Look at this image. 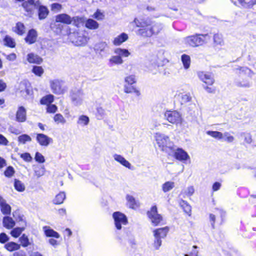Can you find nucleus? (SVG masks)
I'll list each match as a JSON object with an SVG mask.
<instances>
[{"label":"nucleus","mask_w":256,"mask_h":256,"mask_svg":"<svg viewBox=\"0 0 256 256\" xmlns=\"http://www.w3.org/2000/svg\"><path fill=\"white\" fill-rule=\"evenodd\" d=\"M134 22L138 27L140 28L138 31V34L144 38L158 35L163 29V26L160 23L150 24L149 22L140 21L137 18L135 19Z\"/></svg>","instance_id":"f257e3e1"},{"label":"nucleus","mask_w":256,"mask_h":256,"mask_svg":"<svg viewBox=\"0 0 256 256\" xmlns=\"http://www.w3.org/2000/svg\"><path fill=\"white\" fill-rule=\"evenodd\" d=\"M234 71L238 75L235 78L234 84L240 88H249L252 86L249 79L254 75L253 72L247 67L238 66L234 68Z\"/></svg>","instance_id":"f03ea898"},{"label":"nucleus","mask_w":256,"mask_h":256,"mask_svg":"<svg viewBox=\"0 0 256 256\" xmlns=\"http://www.w3.org/2000/svg\"><path fill=\"white\" fill-rule=\"evenodd\" d=\"M156 139L159 147L162 149V150L168 154L172 153V150L173 148L174 144L170 141L168 136L161 133H156Z\"/></svg>","instance_id":"7ed1b4c3"},{"label":"nucleus","mask_w":256,"mask_h":256,"mask_svg":"<svg viewBox=\"0 0 256 256\" xmlns=\"http://www.w3.org/2000/svg\"><path fill=\"white\" fill-rule=\"evenodd\" d=\"M208 34H196L187 36L184 38V42L186 44L192 47H198L202 46L206 43V38Z\"/></svg>","instance_id":"20e7f679"},{"label":"nucleus","mask_w":256,"mask_h":256,"mask_svg":"<svg viewBox=\"0 0 256 256\" xmlns=\"http://www.w3.org/2000/svg\"><path fill=\"white\" fill-rule=\"evenodd\" d=\"M169 232V228L165 227L154 230L153 234L154 240L153 246L156 250H158L162 244V239L166 238Z\"/></svg>","instance_id":"39448f33"},{"label":"nucleus","mask_w":256,"mask_h":256,"mask_svg":"<svg viewBox=\"0 0 256 256\" xmlns=\"http://www.w3.org/2000/svg\"><path fill=\"white\" fill-rule=\"evenodd\" d=\"M68 38L70 42L76 46H85L88 40V38L81 32L71 33Z\"/></svg>","instance_id":"423d86ee"},{"label":"nucleus","mask_w":256,"mask_h":256,"mask_svg":"<svg viewBox=\"0 0 256 256\" xmlns=\"http://www.w3.org/2000/svg\"><path fill=\"white\" fill-rule=\"evenodd\" d=\"M165 118L172 124H178L182 122L180 114L176 110H168L164 114Z\"/></svg>","instance_id":"0eeeda50"},{"label":"nucleus","mask_w":256,"mask_h":256,"mask_svg":"<svg viewBox=\"0 0 256 256\" xmlns=\"http://www.w3.org/2000/svg\"><path fill=\"white\" fill-rule=\"evenodd\" d=\"M50 84L52 92L56 94H62L66 90L64 86V82L62 80H54L50 81Z\"/></svg>","instance_id":"6e6552de"},{"label":"nucleus","mask_w":256,"mask_h":256,"mask_svg":"<svg viewBox=\"0 0 256 256\" xmlns=\"http://www.w3.org/2000/svg\"><path fill=\"white\" fill-rule=\"evenodd\" d=\"M172 153L168 154L170 156H174L176 160L180 162H185L190 160V156L182 148H177V147L174 146L173 148H172Z\"/></svg>","instance_id":"1a4fd4ad"},{"label":"nucleus","mask_w":256,"mask_h":256,"mask_svg":"<svg viewBox=\"0 0 256 256\" xmlns=\"http://www.w3.org/2000/svg\"><path fill=\"white\" fill-rule=\"evenodd\" d=\"M148 216L154 226H158L162 220V217L158 214V208L156 206H152L150 210L148 212Z\"/></svg>","instance_id":"9d476101"},{"label":"nucleus","mask_w":256,"mask_h":256,"mask_svg":"<svg viewBox=\"0 0 256 256\" xmlns=\"http://www.w3.org/2000/svg\"><path fill=\"white\" fill-rule=\"evenodd\" d=\"M70 97L72 104L78 106L82 103L84 94L80 90L74 89L70 92Z\"/></svg>","instance_id":"9b49d317"},{"label":"nucleus","mask_w":256,"mask_h":256,"mask_svg":"<svg viewBox=\"0 0 256 256\" xmlns=\"http://www.w3.org/2000/svg\"><path fill=\"white\" fill-rule=\"evenodd\" d=\"M113 218L114 220L116 227L118 230L122 229V225H126L128 224V218L126 215L120 212H115L113 214Z\"/></svg>","instance_id":"f8f14e48"},{"label":"nucleus","mask_w":256,"mask_h":256,"mask_svg":"<svg viewBox=\"0 0 256 256\" xmlns=\"http://www.w3.org/2000/svg\"><path fill=\"white\" fill-rule=\"evenodd\" d=\"M198 75L200 79L208 85L212 86L214 83V76L212 73L200 72Z\"/></svg>","instance_id":"ddd939ff"},{"label":"nucleus","mask_w":256,"mask_h":256,"mask_svg":"<svg viewBox=\"0 0 256 256\" xmlns=\"http://www.w3.org/2000/svg\"><path fill=\"white\" fill-rule=\"evenodd\" d=\"M36 8L38 10V18L40 20L45 19L49 14L48 8L42 6L39 0L36 1Z\"/></svg>","instance_id":"4468645a"},{"label":"nucleus","mask_w":256,"mask_h":256,"mask_svg":"<svg viewBox=\"0 0 256 256\" xmlns=\"http://www.w3.org/2000/svg\"><path fill=\"white\" fill-rule=\"evenodd\" d=\"M36 140L40 146H48L53 142L52 138L42 134H37Z\"/></svg>","instance_id":"2eb2a0df"},{"label":"nucleus","mask_w":256,"mask_h":256,"mask_svg":"<svg viewBox=\"0 0 256 256\" xmlns=\"http://www.w3.org/2000/svg\"><path fill=\"white\" fill-rule=\"evenodd\" d=\"M19 90L22 93H26V96H32L33 93L30 84L26 80H24L20 83Z\"/></svg>","instance_id":"dca6fc26"},{"label":"nucleus","mask_w":256,"mask_h":256,"mask_svg":"<svg viewBox=\"0 0 256 256\" xmlns=\"http://www.w3.org/2000/svg\"><path fill=\"white\" fill-rule=\"evenodd\" d=\"M56 22H61L68 25L72 24V17L66 14H62L57 15L56 16Z\"/></svg>","instance_id":"f3484780"},{"label":"nucleus","mask_w":256,"mask_h":256,"mask_svg":"<svg viewBox=\"0 0 256 256\" xmlns=\"http://www.w3.org/2000/svg\"><path fill=\"white\" fill-rule=\"evenodd\" d=\"M26 120V110L24 106H20L16 114V121L18 122H24Z\"/></svg>","instance_id":"a211bd4d"},{"label":"nucleus","mask_w":256,"mask_h":256,"mask_svg":"<svg viewBox=\"0 0 256 256\" xmlns=\"http://www.w3.org/2000/svg\"><path fill=\"white\" fill-rule=\"evenodd\" d=\"M94 50L96 54H99L102 56H103L102 53H107L108 48L106 42H99L96 44Z\"/></svg>","instance_id":"6ab92c4d"},{"label":"nucleus","mask_w":256,"mask_h":256,"mask_svg":"<svg viewBox=\"0 0 256 256\" xmlns=\"http://www.w3.org/2000/svg\"><path fill=\"white\" fill-rule=\"evenodd\" d=\"M37 37V32L34 29H32L29 30L28 36L25 38V40L26 43L32 44L36 42Z\"/></svg>","instance_id":"aec40b11"},{"label":"nucleus","mask_w":256,"mask_h":256,"mask_svg":"<svg viewBox=\"0 0 256 256\" xmlns=\"http://www.w3.org/2000/svg\"><path fill=\"white\" fill-rule=\"evenodd\" d=\"M22 7L24 10L28 12V15H32L34 9L36 8V2H26L22 4Z\"/></svg>","instance_id":"412c9836"},{"label":"nucleus","mask_w":256,"mask_h":256,"mask_svg":"<svg viewBox=\"0 0 256 256\" xmlns=\"http://www.w3.org/2000/svg\"><path fill=\"white\" fill-rule=\"evenodd\" d=\"M28 60L31 64H40L42 62V59L34 53H31L28 54Z\"/></svg>","instance_id":"4be33fe9"},{"label":"nucleus","mask_w":256,"mask_h":256,"mask_svg":"<svg viewBox=\"0 0 256 256\" xmlns=\"http://www.w3.org/2000/svg\"><path fill=\"white\" fill-rule=\"evenodd\" d=\"M240 4L245 8H250L256 4V0H238ZM236 4V0H231Z\"/></svg>","instance_id":"5701e85b"},{"label":"nucleus","mask_w":256,"mask_h":256,"mask_svg":"<svg viewBox=\"0 0 256 256\" xmlns=\"http://www.w3.org/2000/svg\"><path fill=\"white\" fill-rule=\"evenodd\" d=\"M3 225L8 229H12L15 226L16 222L12 218L5 216L3 219Z\"/></svg>","instance_id":"b1692460"},{"label":"nucleus","mask_w":256,"mask_h":256,"mask_svg":"<svg viewBox=\"0 0 256 256\" xmlns=\"http://www.w3.org/2000/svg\"><path fill=\"white\" fill-rule=\"evenodd\" d=\"M114 160L121 164L126 168L131 169V164L127 161L123 156L120 155L116 154L114 156Z\"/></svg>","instance_id":"393cba45"},{"label":"nucleus","mask_w":256,"mask_h":256,"mask_svg":"<svg viewBox=\"0 0 256 256\" xmlns=\"http://www.w3.org/2000/svg\"><path fill=\"white\" fill-rule=\"evenodd\" d=\"M128 38L127 34L122 33L114 38V44L116 46H120L126 41Z\"/></svg>","instance_id":"a878e982"},{"label":"nucleus","mask_w":256,"mask_h":256,"mask_svg":"<svg viewBox=\"0 0 256 256\" xmlns=\"http://www.w3.org/2000/svg\"><path fill=\"white\" fill-rule=\"evenodd\" d=\"M124 60L119 56L118 55L116 56H112L109 60L108 66L110 67L113 66L115 64H123Z\"/></svg>","instance_id":"bb28decb"},{"label":"nucleus","mask_w":256,"mask_h":256,"mask_svg":"<svg viewBox=\"0 0 256 256\" xmlns=\"http://www.w3.org/2000/svg\"><path fill=\"white\" fill-rule=\"evenodd\" d=\"M4 42L5 46L10 48H14L16 46L15 40L8 35L5 36Z\"/></svg>","instance_id":"cd10ccee"},{"label":"nucleus","mask_w":256,"mask_h":256,"mask_svg":"<svg viewBox=\"0 0 256 256\" xmlns=\"http://www.w3.org/2000/svg\"><path fill=\"white\" fill-rule=\"evenodd\" d=\"M86 26L88 29L94 30L99 28V24L96 21L90 18L86 21Z\"/></svg>","instance_id":"c85d7f7f"},{"label":"nucleus","mask_w":256,"mask_h":256,"mask_svg":"<svg viewBox=\"0 0 256 256\" xmlns=\"http://www.w3.org/2000/svg\"><path fill=\"white\" fill-rule=\"evenodd\" d=\"M44 232L46 235L48 237H53L55 238H59L60 236L58 232L54 231L52 229H51L50 228H48L45 226L44 228Z\"/></svg>","instance_id":"c756f323"},{"label":"nucleus","mask_w":256,"mask_h":256,"mask_svg":"<svg viewBox=\"0 0 256 256\" xmlns=\"http://www.w3.org/2000/svg\"><path fill=\"white\" fill-rule=\"evenodd\" d=\"M66 198V194L64 192H60L56 196L54 200V203L56 204H60L64 202Z\"/></svg>","instance_id":"7c9ffc66"},{"label":"nucleus","mask_w":256,"mask_h":256,"mask_svg":"<svg viewBox=\"0 0 256 256\" xmlns=\"http://www.w3.org/2000/svg\"><path fill=\"white\" fill-rule=\"evenodd\" d=\"M4 248L8 250L10 252H12L20 250V246L16 242H10L5 244Z\"/></svg>","instance_id":"2f4dec72"},{"label":"nucleus","mask_w":256,"mask_h":256,"mask_svg":"<svg viewBox=\"0 0 256 256\" xmlns=\"http://www.w3.org/2000/svg\"><path fill=\"white\" fill-rule=\"evenodd\" d=\"M72 24L78 28L84 25L85 22L84 18L80 16H74L72 18Z\"/></svg>","instance_id":"473e14b6"},{"label":"nucleus","mask_w":256,"mask_h":256,"mask_svg":"<svg viewBox=\"0 0 256 256\" xmlns=\"http://www.w3.org/2000/svg\"><path fill=\"white\" fill-rule=\"evenodd\" d=\"M178 96L182 104H186L192 100V96L190 94H180Z\"/></svg>","instance_id":"72a5a7b5"},{"label":"nucleus","mask_w":256,"mask_h":256,"mask_svg":"<svg viewBox=\"0 0 256 256\" xmlns=\"http://www.w3.org/2000/svg\"><path fill=\"white\" fill-rule=\"evenodd\" d=\"M13 216L17 222H21L20 225L22 226H26V223L24 220V218L23 215H20L18 212H15L13 213Z\"/></svg>","instance_id":"f704fd0d"},{"label":"nucleus","mask_w":256,"mask_h":256,"mask_svg":"<svg viewBox=\"0 0 256 256\" xmlns=\"http://www.w3.org/2000/svg\"><path fill=\"white\" fill-rule=\"evenodd\" d=\"M115 54L118 55L119 56H120L121 58H127L130 54V53L128 50L122 48L116 49L115 50Z\"/></svg>","instance_id":"c9c22d12"},{"label":"nucleus","mask_w":256,"mask_h":256,"mask_svg":"<svg viewBox=\"0 0 256 256\" xmlns=\"http://www.w3.org/2000/svg\"><path fill=\"white\" fill-rule=\"evenodd\" d=\"M89 122L90 118L86 116H80L78 122V124L82 126H87Z\"/></svg>","instance_id":"e433bc0d"},{"label":"nucleus","mask_w":256,"mask_h":256,"mask_svg":"<svg viewBox=\"0 0 256 256\" xmlns=\"http://www.w3.org/2000/svg\"><path fill=\"white\" fill-rule=\"evenodd\" d=\"M182 60L183 63L184 68L188 69L190 65V58L186 54H183L182 56Z\"/></svg>","instance_id":"4c0bfd02"},{"label":"nucleus","mask_w":256,"mask_h":256,"mask_svg":"<svg viewBox=\"0 0 256 256\" xmlns=\"http://www.w3.org/2000/svg\"><path fill=\"white\" fill-rule=\"evenodd\" d=\"M0 211L4 215H8L11 214L12 208L7 203L0 206Z\"/></svg>","instance_id":"58836bf2"},{"label":"nucleus","mask_w":256,"mask_h":256,"mask_svg":"<svg viewBox=\"0 0 256 256\" xmlns=\"http://www.w3.org/2000/svg\"><path fill=\"white\" fill-rule=\"evenodd\" d=\"M126 200L130 208L134 209L138 207L136 200L133 196L128 195Z\"/></svg>","instance_id":"ea45409f"},{"label":"nucleus","mask_w":256,"mask_h":256,"mask_svg":"<svg viewBox=\"0 0 256 256\" xmlns=\"http://www.w3.org/2000/svg\"><path fill=\"white\" fill-rule=\"evenodd\" d=\"M175 186V184L172 182H168L162 185V190L164 192H167L172 190Z\"/></svg>","instance_id":"a19ab883"},{"label":"nucleus","mask_w":256,"mask_h":256,"mask_svg":"<svg viewBox=\"0 0 256 256\" xmlns=\"http://www.w3.org/2000/svg\"><path fill=\"white\" fill-rule=\"evenodd\" d=\"M46 170L44 166H38L34 169V174L38 178L45 174Z\"/></svg>","instance_id":"79ce46f5"},{"label":"nucleus","mask_w":256,"mask_h":256,"mask_svg":"<svg viewBox=\"0 0 256 256\" xmlns=\"http://www.w3.org/2000/svg\"><path fill=\"white\" fill-rule=\"evenodd\" d=\"M25 230L24 226L21 228H16L11 231V234L14 238H18L22 234V232Z\"/></svg>","instance_id":"37998d69"},{"label":"nucleus","mask_w":256,"mask_h":256,"mask_svg":"<svg viewBox=\"0 0 256 256\" xmlns=\"http://www.w3.org/2000/svg\"><path fill=\"white\" fill-rule=\"evenodd\" d=\"M32 140L30 136L28 134H22L18 138V141L20 143L26 144L27 142H30Z\"/></svg>","instance_id":"c03bdc74"},{"label":"nucleus","mask_w":256,"mask_h":256,"mask_svg":"<svg viewBox=\"0 0 256 256\" xmlns=\"http://www.w3.org/2000/svg\"><path fill=\"white\" fill-rule=\"evenodd\" d=\"M180 204L181 206L183 208L184 211L186 214L190 215L191 212H192V208L188 204V203L184 200H182L180 202Z\"/></svg>","instance_id":"a18cd8bd"},{"label":"nucleus","mask_w":256,"mask_h":256,"mask_svg":"<svg viewBox=\"0 0 256 256\" xmlns=\"http://www.w3.org/2000/svg\"><path fill=\"white\" fill-rule=\"evenodd\" d=\"M206 133L208 135L218 140H222L223 138V134L220 132L216 131H208Z\"/></svg>","instance_id":"49530a36"},{"label":"nucleus","mask_w":256,"mask_h":256,"mask_svg":"<svg viewBox=\"0 0 256 256\" xmlns=\"http://www.w3.org/2000/svg\"><path fill=\"white\" fill-rule=\"evenodd\" d=\"M54 100V96L50 94L44 97L40 100L42 104H48L52 103Z\"/></svg>","instance_id":"de8ad7c7"},{"label":"nucleus","mask_w":256,"mask_h":256,"mask_svg":"<svg viewBox=\"0 0 256 256\" xmlns=\"http://www.w3.org/2000/svg\"><path fill=\"white\" fill-rule=\"evenodd\" d=\"M14 188L16 190L20 192H22L25 190V186L24 184L18 180H15Z\"/></svg>","instance_id":"09e8293b"},{"label":"nucleus","mask_w":256,"mask_h":256,"mask_svg":"<svg viewBox=\"0 0 256 256\" xmlns=\"http://www.w3.org/2000/svg\"><path fill=\"white\" fill-rule=\"evenodd\" d=\"M20 240L24 248L28 246L30 244L28 237L24 234L20 238Z\"/></svg>","instance_id":"8fccbe9b"},{"label":"nucleus","mask_w":256,"mask_h":256,"mask_svg":"<svg viewBox=\"0 0 256 256\" xmlns=\"http://www.w3.org/2000/svg\"><path fill=\"white\" fill-rule=\"evenodd\" d=\"M24 28L25 27L24 24L22 23L19 22L16 24V32L19 35H22L24 32Z\"/></svg>","instance_id":"3c124183"},{"label":"nucleus","mask_w":256,"mask_h":256,"mask_svg":"<svg viewBox=\"0 0 256 256\" xmlns=\"http://www.w3.org/2000/svg\"><path fill=\"white\" fill-rule=\"evenodd\" d=\"M238 194L241 198H244L247 197L250 193L248 188H242L238 190Z\"/></svg>","instance_id":"603ef678"},{"label":"nucleus","mask_w":256,"mask_h":256,"mask_svg":"<svg viewBox=\"0 0 256 256\" xmlns=\"http://www.w3.org/2000/svg\"><path fill=\"white\" fill-rule=\"evenodd\" d=\"M54 120L57 124L61 123L64 124L66 122V120L61 114H56L54 117Z\"/></svg>","instance_id":"864d4df0"},{"label":"nucleus","mask_w":256,"mask_h":256,"mask_svg":"<svg viewBox=\"0 0 256 256\" xmlns=\"http://www.w3.org/2000/svg\"><path fill=\"white\" fill-rule=\"evenodd\" d=\"M125 82L126 83L127 85H132L133 84L136 83V76L134 75L130 76L125 78Z\"/></svg>","instance_id":"5fc2aeb1"},{"label":"nucleus","mask_w":256,"mask_h":256,"mask_svg":"<svg viewBox=\"0 0 256 256\" xmlns=\"http://www.w3.org/2000/svg\"><path fill=\"white\" fill-rule=\"evenodd\" d=\"M215 212H216V214L217 216H220L221 218V222L220 224H222V223L224 222V218L226 217V212H224L223 210L220 209V208H216Z\"/></svg>","instance_id":"6e6d98bb"},{"label":"nucleus","mask_w":256,"mask_h":256,"mask_svg":"<svg viewBox=\"0 0 256 256\" xmlns=\"http://www.w3.org/2000/svg\"><path fill=\"white\" fill-rule=\"evenodd\" d=\"M32 72L38 76H41L44 72V69L41 66H34Z\"/></svg>","instance_id":"4d7b16f0"},{"label":"nucleus","mask_w":256,"mask_h":256,"mask_svg":"<svg viewBox=\"0 0 256 256\" xmlns=\"http://www.w3.org/2000/svg\"><path fill=\"white\" fill-rule=\"evenodd\" d=\"M214 42L217 45H222L223 44V38L221 34H216L214 37Z\"/></svg>","instance_id":"13d9d810"},{"label":"nucleus","mask_w":256,"mask_h":256,"mask_svg":"<svg viewBox=\"0 0 256 256\" xmlns=\"http://www.w3.org/2000/svg\"><path fill=\"white\" fill-rule=\"evenodd\" d=\"M241 136L244 138V142L248 144H250L252 142V136L250 134L243 133L241 134Z\"/></svg>","instance_id":"bf43d9fd"},{"label":"nucleus","mask_w":256,"mask_h":256,"mask_svg":"<svg viewBox=\"0 0 256 256\" xmlns=\"http://www.w3.org/2000/svg\"><path fill=\"white\" fill-rule=\"evenodd\" d=\"M15 171L13 167L12 166H8L6 170L4 172V174L8 178L12 177L14 174Z\"/></svg>","instance_id":"052dcab7"},{"label":"nucleus","mask_w":256,"mask_h":256,"mask_svg":"<svg viewBox=\"0 0 256 256\" xmlns=\"http://www.w3.org/2000/svg\"><path fill=\"white\" fill-rule=\"evenodd\" d=\"M10 240V237L4 232L0 234V242L1 244H6Z\"/></svg>","instance_id":"680f3d73"},{"label":"nucleus","mask_w":256,"mask_h":256,"mask_svg":"<svg viewBox=\"0 0 256 256\" xmlns=\"http://www.w3.org/2000/svg\"><path fill=\"white\" fill-rule=\"evenodd\" d=\"M20 158L26 162H30L32 160L31 155L28 152L20 154Z\"/></svg>","instance_id":"e2e57ef3"},{"label":"nucleus","mask_w":256,"mask_h":256,"mask_svg":"<svg viewBox=\"0 0 256 256\" xmlns=\"http://www.w3.org/2000/svg\"><path fill=\"white\" fill-rule=\"evenodd\" d=\"M35 160L40 163H44L45 162L44 157L38 152H37L36 154Z\"/></svg>","instance_id":"0e129e2a"},{"label":"nucleus","mask_w":256,"mask_h":256,"mask_svg":"<svg viewBox=\"0 0 256 256\" xmlns=\"http://www.w3.org/2000/svg\"><path fill=\"white\" fill-rule=\"evenodd\" d=\"M225 141L229 142H232L234 140V138L229 133L226 132L223 134V138L222 139Z\"/></svg>","instance_id":"69168bd1"},{"label":"nucleus","mask_w":256,"mask_h":256,"mask_svg":"<svg viewBox=\"0 0 256 256\" xmlns=\"http://www.w3.org/2000/svg\"><path fill=\"white\" fill-rule=\"evenodd\" d=\"M135 87L132 85H127L126 84L124 86V91L126 93L130 94L134 92Z\"/></svg>","instance_id":"338daca9"},{"label":"nucleus","mask_w":256,"mask_h":256,"mask_svg":"<svg viewBox=\"0 0 256 256\" xmlns=\"http://www.w3.org/2000/svg\"><path fill=\"white\" fill-rule=\"evenodd\" d=\"M92 17L98 20H102L104 19V16L99 10H98Z\"/></svg>","instance_id":"774afa93"}]
</instances>
